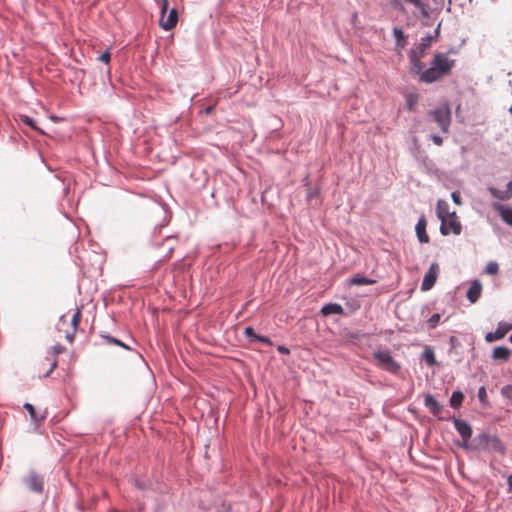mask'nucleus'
<instances>
[{"instance_id":"nucleus-1","label":"nucleus","mask_w":512,"mask_h":512,"mask_svg":"<svg viewBox=\"0 0 512 512\" xmlns=\"http://www.w3.org/2000/svg\"><path fill=\"white\" fill-rule=\"evenodd\" d=\"M410 72L418 75V79L422 83H433L442 75L448 72V56L446 54L436 52L428 68L421 62V70L417 71L414 66H410Z\"/></svg>"},{"instance_id":"nucleus-2","label":"nucleus","mask_w":512,"mask_h":512,"mask_svg":"<svg viewBox=\"0 0 512 512\" xmlns=\"http://www.w3.org/2000/svg\"><path fill=\"white\" fill-rule=\"evenodd\" d=\"M433 37L431 34L421 37L419 43L410 49L408 53L409 67L414 66L417 71L421 70V58L424 57L426 50L431 46Z\"/></svg>"},{"instance_id":"nucleus-3","label":"nucleus","mask_w":512,"mask_h":512,"mask_svg":"<svg viewBox=\"0 0 512 512\" xmlns=\"http://www.w3.org/2000/svg\"><path fill=\"white\" fill-rule=\"evenodd\" d=\"M373 356L377 361L378 366L383 370L394 375H397L400 372L401 366L397 361L394 360L390 352L376 350L374 351Z\"/></svg>"},{"instance_id":"nucleus-4","label":"nucleus","mask_w":512,"mask_h":512,"mask_svg":"<svg viewBox=\"0 0 512 512\" xmlns=\"http://www.w3.org/2000/svg\"><path fill=\"white\" fill-rule=\"evenodd\" d=\"M167 10H168V1L161 0V3H160L161 15L159 18V26L165 31L171 30L173 27L176 26V24L178 22L177 10L175 8H172L169 10L168 13H167Z\"/></svg>"},{"instance_id":"nucleus-5","label":"nucleus","mask_w":512,"mask_h":512,"mask_svg":"<svg viewBox=\"0 0 512 512\" xmlns=\"http://www.w3.org/2000/svg\"><path fill=\"white\" fill-rule=\"evenodd\" d=\"M454 427H455L456 431L459 433V435L461 436V441H457L456 445H458L459 447H462L466 450L468 446H471L470 445V442H471L470 438L472 435L471 425L468 422H466L465 420L454 419Z\"/></svg>"},{"instance_id":"nucleus-6","label":"nucleus","mask_w":512,"mask_h":512,"mask_svg":"<svg viewBox=\"0 0 512 512\" xmlns=\"http://www.w3.org/2000/svg\"><path fill=\"white\" fill-rule=\"evenodd\" d=\"M429 120L435 122L443 131L448 130V104L444 103L440 108L428 112Z\"/></svg>"},{"instance_id":"nucleus-7","label":"nucleus","mask_w":512,"mask_h":512,"mask_svg":"<svg viewBox=\"0 0 512 512\" xmlns=\"http://www.w3.org/2000/svg\"><path fill=\"white\" fill-rule=\"evenodd\" d=\"M23 482L34 493H42L44 490V478L42 475L35 471H30L29 474L23 478Z\"/></svg>"},{"instance_id":"nucleus-8","label":"nucleus","mask_w":512,"mask_h":512,"mask_svg":"<svg viewBox=\"0 0 512 512\" xmlns=\"http://www.w3.org/2000/svg\"><path fill=\"white\" fill-rule=\"evenodd\" d=\"M436 214L438 219L441 221L440 232L442 235H448V203L439 199L436 207Z\"/></svg>"},{"instance_id":"nucleus-9","label":"nucleus","mask_w":512,"mask_h":512,"mask_svg":"<svg viewBox=\"0 0 512 512\" xmlns=\"http://www.w3.org/2000/svg\"><path fill=\"white\" fill-rule=\"evenodd\" d=\"M490 442L498 443V437L490 436L488 434H479L473 441L470 442L471 446H468L466 450H481L489 449Z\"/></svg>"},{"instance_id":"nucleus-10","label":"nucleus","mask_w":512,"mask_h":512,"mask_svg":"<svg viewBox=\"0 0 512 512\" xmlns=\"http://www.w3.org/2000/svg\"><path fill=\"white\" fill-rule=\"evenodd\" d=\"M438 271H439L438 264L432 263L423 278V281L421 284L422 291L430 290L434 286L436 279H437Z\"/></svg>"},{"instance_id":"nucleus-11","label":"nucleus","mask_w":512,"mask_h":512,"mask_svg":"<svg viewBox=\"0 0 512 512\" xmlns=\"http://www.w3.org/2000/svg\"><path fill=\"white\" fill-rule=\"evenodd\" d=\"M65 350V347L62 344H55L51 347V351L48 352L46 359L50 362V368L44 374V377H48L50 373L57 367V359L56 355L61 354Z\"/></svg>"},{"instance_id":"nucleus-12","label":"nucleus","mask_w":512,"mask_h":512,"mask_svg":"<svg viewBox=\"0 0 512 512\" xmlns=\"http://www.w3.org/2000/svg\"><path fill=\"white\" fill-rule=\"evenodd\" d=\"M426 227H427V220H426L425 215L422 214L419 217V219L415 225L416 236L420 243H428L429 242V236L427 234Z\"/></svg>"},{"instance_id":"nucleus-13","label":"nucleus","mask_w":512,"mask_h":512,"mask_svg":"<svg viewBox=\"0 0 512 512\" xmlns=\"http://www.w3.org/2000/svg\"><path fill=\"white\" fill-rule=\"evenodd\" d=\"M424 404L425 407L432 413L434 416H439L441 411L443 410V405H441L438 400L432 394H426L424 396Z\"/></svg>"},{"instance_id":"nucleus-14","label":"nucleus","mask_w":512,"mask_h":512,"mask_svg":"<svg viewBox=\"0 0 512 512\" xmlns=\"http://www.w3.org/2000/svg\"><path fill=\"white\" fill-rule=\"evenodd\" d=\"M482 293V284L479 280L472 281L467 290L466 297L471 303H476Z\"/></svg>"},{"instance_id":"nucleus-15","label":"nucleus","mask_w":512,"mask_h":512,"mask_svg":"<svg viewBox=\"0 0 512 512\" xmlns=\"http://www.w3.org/2000/svg\"><path fill=\"white\" fill-rule=\"evenodd\" d=\"M493 208L499 213L505 223L512 226V208L500 203H494Z\"/></svg>"},{"instance_id":"nucleus-16","label":"nucleus","mask_w":512,"mask_h":512,"mask_svg":"<svg viewBox=\"0 0 512 512\" xmlns=\"http://www.w3.org/2000/svg\"><path fill=\"white\" fill-rule=\"evenodd\" d=\"M323 316L341 315L344 313L343 307L338 303H327L321 308Z\"/></svg>"},{"instance_id":"nucleus-17","label":"nucleus","mask_w":512,"mask_h":512,"mask_svg":"<svg viewBox=\"0 0 512 512\" xmlns=\"http://www.w3.org/2000/svg\"><path fill=\"white\" fill-rule=\"evenodd\" d=\"M99 336L105 341L108 345H116L119 346L127 351H132V348L127 345L126 343L122 342L120 339L111 336L110 334L106 332H102L99 334Z\"/></svg>"},{"instance_id":"nucleus-18","label":"nucleus","mask_w":512,"mask_h":512,"mask_svg":"<svg viewBox=\"0 0 512 512\" xmlns=\"http://www.w3.org/2000/svg\"><path fill=\"white\" fill-rule=\"evenodd\" d=\"M509 329H510L509 327L499 325L494 332L487 333L485 336V339L487 342H493L496 340H500L507 334Z\"/></svg>"},{"instance_id":"nucleus-19","label":"nucleus","mask_w":512,"mask_h":512,"mask_svg":"<svg viewBox=\"0 0 512 512\" xmlns=\"http://www.w3.org/2000/svg\"><path fill=\"white\" fill-rule=\"evenodd\" d=\"M393 36L395 37V47L396 49H403L407 44V36L404 34L403 30L399 27L393 28Z\"/></svg>"},{"instance_id":"nucleus-20","label":"nucleus","mask_w":512,"mask_h":512,"mask_svg":"<svg viewBox=\"0 0 512 512\" xmlns=\"http://www.w3.org/2000/svg\"><path fill=\"white\" fill-rule=\"evenodd\" d=\"M511 355L510 349L507 347L499 346L493 350V359L507 361Z\"/></svg>"},{"instance_id":"nucleus-21","label":"nucleus","mask_w":512,"mask_h":512,"mask_svg":"<svg viewBox=\"0 0 512 512\" xmlns=\"http://www.w3.org/2000/svg\"><path fill=\"white\" fill-rule=\"evenodd\" d=\"M489 191L494 198H497L500 200H508L512 197V193H511V190L508 185L505 190H499V189L491 187V188H489Z\"/></svg>"},{"instance_id":"nucleus-22","label":"nucleus","mask_w":512,"mask_h":512,"mask_svg":"<svg viewBox=\"0 0 512 512\" xmlns=\"http://www.w3.org/2000/svg\"><path fill=\"white\" fill-rule=\"evenodd\" d=\"M374 283H376V280L360 274H357L350 279V284L352 285H372Z\"/></svg>"},{"instance_id":"nucleus-23","label":"nucleus","mask_w":512,"mask_h":512,"mask_svg":"<svg viewBox=\"0 0 512 512\" xmlns=\"http://www.w3.org/2000/svg\"><path fill=\"white\" fill-rule=\"evenodd\" d=\"M450 232L454 233L455 235H459L462 230V226L460 222L458 221V217L456 216L455 212H450Z\"/></svg>"},{"instance_id":"nucleus-24","label":"nucleus","mask_w":512,"mask_h":512,"mask_svg":"<svg viewBox=\"0 0 512 512\" xmlns=\"http://www.w3.org/2000/svg\"><path fill=\"white\" fill-rule=\"evenodd\" d=\"M422 359L429 366H433L436 364L434 351L430 347H425V349L422 352Z\"/></svg>"},{"instance_id":"nucleus-25","label":"nucleus","mask_w":512,"mask_h":512,"mask_svg":"<svg viewBox=\"0 0 512 512\" xmlns=\"http://www.w3.org/2000/svg\"><path fill=\"white\" fill-rule=\"evenodd\" d=\"M23 407H24V409L27 410V412L29 413L30 418H31V420L33 422L39 424V423H41L45 419L44 416H38L36 414L35 408H34V406L32 404L25 403Z\"/></svg>"},{"instance_id":"nucleus-26","label":"nucleus","mask_w":512,"mask_h":512,"mask_svg":"<svg viewBox=\"0 0 512 512\" xmlns=\"http://www.w3.org/2000/svg\"><path fill=\"white\" fill-rule=\"evenodd\" d=\"M464 399V395L460 391H454L450 396V406L453 408H457L462 404Z\"/></svg>"},{"instance_id":"nucleus-27","label":"nucleus","mask_w":512,"mask_h":512,"mask_svg":"<svg viewBox=\"0 0 512 512\" xmlns=\"http://www.w3.org/2000/svg\"><path fill=\"white\" fill-rule=\"evenodd\" d=\"M19 119L22 123L30 126L32 129L44 134V132L36 126L35 120L28 115H19Z\"/></svg>"},{"instance_id":"nucleus-28","label":"nucleus","mask_w":512,"mask_h":512,"mask_svg":"<svg viewBox=\"0 0 512 512\" xmlns=\"http://www.w3.org/2000/svg\"><path fill=\"white\" fill-rule=\"evenodd\" d=\"M406 2L414 5L419 11L420 13L424 16V17H427L428 16V10H427V7L426 5L422 2V0H405Z\"/></svg>"},{"instance_id":"nucleus-29","label":"nucleus","mask_w":512,"mask_h":512,"mask_svg":"<svg viewBox=\"0 0 512 512\" xmlns=\"http://www.w3.org/2000/svg\"><path fill=\"white\" fill-rule=\"evenodd\" d=\"M81 310H82V307L77 308L71 318V325H72V329H74V332L77 331L78 326L81 321Z\"/></svg>"},{"instance_id":"nucleus-30","label":"nucleus","mask_w":512,"mask_h":512,"mask_svg":"<svg viewBox=\"0 0 512 512\" xmlns=\"http://www.w3.org/2000/svg\"><path fill=\"white\" fill-rule=\"evenodd\" d=\"M499 272V265L495 261H490L487 263L484 273L487 275H497Z\"/></svg>"},{"instance_id":"nucleus-31","label":"nucleus","mask_w":512,"mask_h":512,"mask_svg":"<svg viewBox=\"0 0 512 512\" xmlns=\"http://www.w3.org/2000/svg\"><path fill=\"white\" fill-rule=\"evenodd\" d=\"M244 335L247 337V339L250 341V342H256L257 341V338L259 337V334H257L254 330L253 327L251 326H247L245 329H244Z\"/></svg>"},{"instance_id":"nucleus-32","label":"nucleus","mask_w":512,"mask_h":512,"mask_svg":"<svg viewBox=\"0 0 512 512\" xmlns=\"http://www.w3.org/2000/svg\"><path fill=\"white\" fill-rule=\"evenodd\" d=\"M440 319H441V316L439 313H435L433 315H431L429 317V319L427 320V325L430 329H433L435 328L439 322H440Z\"/></svg>"},{"instance_id":"nucleus-33","label":"nucleus","mask_w":512,"mask_h":512,"mask_svg":"<svg viewBox=\"0 0 512 512\" xmlns=\"http://www.w3.org/2000/svg\"><path fill=\"white\" fill-rule=\"evenodd\" d=\"M110 59H111L110 48H107L104 52H102V53L98 56V60H99L100 62L105 63V64H109Z\"/></svg>"},{"instance_id":"nucleus-34","label":"nucleus","mask_w":512,"mask_h":512,"mask_svg":"<svg viewBox=\"0 0 512 512\" xmlns=\"http://www.w3.org/2000/svg\"><path fill=\"white\" fill-rule=\"evenodd\" d=\"M320 195L319 188H312L307 191L306 198L311 200L312 198L318 197Z\"/></svg>"},{"instance_id":"nucleus-35","label":"nucleus","mask_w":512,"mask_h":512,"mask_svg":"<svg viewBox=\"0 0 512 512\" xmlns=\"http://www.w3.org/2000/svg\"><path fill=\"white\" fill-rule=\"evenodd\" d=\"M478 398L480 400L481 403H485L486 400H487V393H486V389L485 387H480L479 390H478Z\"/></svg>"},{"instance_id":"nucleus-36","label":"nucleus","mask_w":512,"mask_h":512,"mask_svg":"<svg viewBox=\"0 0 512 512\" xmlns=\"http://www.w3.org/2000/svg\"><path fill=\"white\" fill-rule=\"evenodd\" d=\"M256 342H261L267 346L273 345L272 340L268 336H265V335H259Z\"/></svg>"},{"instance_id":"nucleus-37","label":"nucleus","mask_w":512,"mask_h":512,"mask_svg":"<svg viewBox=\"0 0 512 512\" xmlns=\"http://www.w3.org/2000/svg\"><path fill=\"white\" fill-rule=\"evenodd\" d=\"M501 393L503 396L507 398H512V385H506L501 389Z\"/></svg>"},{"instance_id":"nucleus-38","label":"nucleus","mask_w":512,"mask_h":512,"mask_svg":"<svg viewBox=\"0 0 512 512\" xmlns=\"http://www.w3.org/2000/svg\"><path fill=\"white\" fill-rule=\"evenodd\" d=\"M431 140L438 146L442 145L443 139L437 134L431 135Z\"/></svg>"},{"instance_id":"nucleus-39","label":"nucleus","mask_w":512,"mask_h":512,"mask_svg":"<svg viewBox=\"0 0 512 512\" xmlns=\"http://www.w3.org/2000/svg\"><path fill=\"white\" fill-rule=\"evenodd\" d=\"M391 4H392V6L395 9H398V10H403L404 9L403 4H402V2L400 0H392Z\"/></svg>"},{"instance_id":"nucleus-40","label":"nucleus","mask_w":512,"mask_h":512,"mask_svg":"<svg viewBox=\"0 0 512 512\" xmlns=\"http://www.w3.org/2000/svg\"><path fill=\"white\" fill-rule=\"evenodd\" d=\"M76 332H74V329H72L71 332H66L65 338L68 342L72 343L75 338Z\"/></svg>"},{"instance_id":"nucleus-41","label":"nucleus","mask_w":512,"mask_h":512,"mask_svg":"<svg viewBox=\"0 0 512 512\" xmlns=\"http://www.w3.org/2000/svg\"><path fill=\"white\" fill-rule=\"evenodd\" d=\"M277 351L281 354H289L290 353V350L288 347L284 346V345H278L277 346Z\"/></svg>"},{"instance_id":"nucleus-42","label":"nucleus","mask_w":512,"mask_h":512,"mask_svg":"<svg viewBox=\"0 0 512 512\" xmlns=\"http://www.w3.org/2000/svg\"><path fill=\"white\" fill-rule=\"evenodd\" d=\"M451 197H452V199H453L454 203H456V204H458V205H460V204H461V199H460V193H459V192H453V193L451 194Z\"/></svg>"},{"instance_id":"nucleus-43","label":"nucleus","mask_w":512,"mask_h":512,"mask_svg":"<svg viewBox=\"0 0 512 512\" xmlns=\"http://www.w3.org/2000/svg\"><path fill=\"white\" fill-rule=\"evenodd\" d=\"M490 448L494 449V450H502V445H501V441L498 439V443L496 444L495 442H490Z\"/></svg>"},{"instance_id":"nucleus-44","label":"nucleus","mask_w":512,"mask_h":512,"mask_svg":"<svg viewBox=\"0 0 512 512\" xmlns=\"http://www.w3.org/2000/svg\"><path fill=\"white\" fill-rule=\"evenodd\" d=\"M50 119L54 122V123H57V122H60L61 120H63L62 117H59V116H56V115H51L50 116Z\"/></svg>"},{"instance_id":"nucleus-45","label":"nucleus","mask_w":512,"mask_h":512,"mask_svg":"<svg viewBox=\"0 0 512 512\" xmlns=\"http://www.w3.org/2000/svg\"><path fill=\"white\" fill-rule=\"evenodd\" d=\"M59 322H62L63 324L67 323V318H66V316H65V315H61V316L59 317Z\"/></svg>"},{"instance_id":"nucleus-46","label":"nucleus","mask_w":512,"mask_h":512,"mask_svg":"<svg viewBox=\"0 0 512 512\" xmlns=\"http://www.w3.org/2000/svg\"><path fill=\"white\" fill-rule=\"evenodd\" d=\"M509 491H512V474L508 478Z\"/></svg>"},{"instance_id":"nucleus-47","label":"nucleus","mask_w":512,"mask_h":512,"mask_svg":"<svg viewBox=\"0 0 512 512\" xmlns=\"http://www.w3.org/2000/svg\"><path fill=\"white\" fill-rule=\"evenodd\" d=\"M409 106H412L415 103L416 98L409 97Z\"/></svg>"},{"instance_id":"nucleus-48","label":"nucleus","mask_w":512,"mask_h":512,"mask_svg":"<svg viewBox=\"0 0 512 512\" xmlns=\"http://www.w3.org/2000/svg\"><path fill=\"white\" fill-rule=\"evenodd\" d=\"M135 485H136V487H138L139 489H143V487H144V486H143L139 481H137V480L135 481Z\"/></svg>"},{"instance_id":"nucleus-49","label":"nucleus","mask_w":512,"mask_h":512,"mask_svg":"<svg viewBox=\"0 0 512 512\" xmlns=\"http://www.w3.org/2000/svg\"><path fill=\"white\" fill-rule=\"evenodd\" d=\"M440 24L437 26V28L434 30V35L437 36L439 33Z\"/></svg>"},{"instance_id":"nucleus-50","label":"nucleus","mask_w":512,"mask_h":512,"mask_svg":"<svg viewBox=\"0 0 512 512\" xmlns=\"http://www.w3.org/2000/svg\"><path fill=\"white\" fill-rule=\"evenodd\" d=\"M161 227H162V225H161V226H156V227H154V232H156V231H157L158 229H160Z\"/></svg>"},{"instance_id":"nucleus-51","label":"nucleus","mask_w":512,"mask_h":512,"mask_svg":"<svg viewBox=\"0 0 512 512\" xmlns=\"http://www.w3.org/2000/svg\"><path fill=\"white\" fill-rule=\"evenodd\" d=\"M444 471H445V473H447V471H448L447 466L444 467Z\"/></svg>"},{"instance_id":"nucleus-52","label":"nucleus","mask_w":512,"mask_h":512,"mask_svg":"<svg viewBox=\"0 0 512 512\" xmlns=\"http://www.w3.org/2000/svg\"><path fill=\"white\" fill-rule=\"evenodd\" d=\"M453 341H454V338L450 337V343H453Z\"/></svg>"},{"instance_id":"nucleus-53","label":"nucleus","mask_w":512,"mask_h":512,"mask_svg":"<svg viewBox=\"0 0 512 512\" xmlns=\"http://www.w3.org/2000/svg\"><path fill=\"white\" fill-rule=\"evenodd\" d=\"M510 113L512 114V106L509 108Z\"/></svg>"},{"instance_id":"nucleus-54","label":"nucleus","mask_w":512,"mask_h":512,"mask_svg":"<svg viewBox=\"0 0 512 512\" xmlns=\"http://www.w3.org/2000/svg\"><path fill=\"white\" fill-rule=\"evenodd\" d=\"M510 341H511V343H512V334L510 335Z\"/></svg>"}]
</instances>
